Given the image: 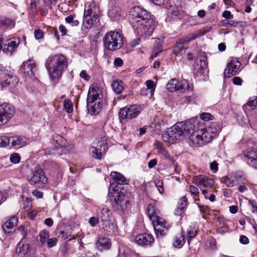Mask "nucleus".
I'll use <instances>...</instances> for the list:
<instances>
[{"mask_svg": "<svg viewBox=\"0 0 257 257\" xmlns=\"http://www.w3.org/2000/svg\"><path fill=\"white\" fill-rule=\"evenodd\" d=\"M197 75H202L205 73L206 68L204 66H202L201 64L199 65H197Z\"/></svg>", "mask_w": 257, "mask_h": 257, "instance_id": "52", "label": "nucleus"}, {"mask_svg": "<svg viewBox=\"0 0 257 257\" xmlns=\"http://www.w3.org/2000/svg\"><path fill=\"white\" fill-rule=\"evenodd\" d=\"M36 70V63L33 59H29L26 62H24L20 68L21 73H23L26 76L30 78L35 75Z\"/></svg>", "mask_w": 257, "mask_h": 257, "instance_id": "18", "label": "nucleus"}, {"mask_svg": "<svg viewBox=\"0 0 257 257\" xmlns=\"http://www.w3.org/2000/svg\"><path fill=\"white\" fill-rule=\"evenodd\" d=\"M65 22L72 26H76L79 25V21L77 20H74V16L71 15L65 18Z\"/></svg>", "mask_w": 257, "mask_h": 257, "instance_id": "41", "label": "nucleus"}, {"mask_svg": "<svg viewBox=\"0 0 257 257\" xmlns=\"http://www.w3.org/2000/svg\"><path fill=\"white\" fill-rule=\"evenodd\" d=\"M111 86L113 91L116 94H120L124 89V84L120 80H113Z\"/></svg>", "mask_w": 257, "mask_h": 257, "instance_id": "32", "label": "nucleus"}, {"mask_svg": "<svg viewBox=\"0 0 257 257\" xmlns=\"http://www.w3.org/2000/svg\"><path fill=\"white\" fill-rule=\"evenodd\" d=\"M222 16L228 19H230L233 18V15H231L230 11H225L222 14Z\"/></svg>", "mask_w": 257, "mask_h": 257, "instance_id": "64", "label": "nucleus"}, {"mask_svg": "<svg viewBox=\"0 0 257 257\" xmlns=\"http://www.w3.org/2000/svg\"><path fill=\"white\" fill-rule=\"evenodd\" d=\"M107 149V143L105 137H102L97 141L95 146L91 147L89 149L90 154L96 159L101 160L102 155L105 153Z\"/></svg>", "mask_w": 257, "mask_h": 257, "instance_id": "7", "label": "nucleus"}, {"mask_svg": "<svg viewBox=\"0 0 257 257\" xmlns=\"http://www.w3.org/2000/svg\"><path fill=\"white\" fill-rule=\"evenodd\" d=\"M23 204L24 208L26 211H29L30 210L32 207V203L29 199L26 198L24 201Z\"/></svg>", "mask_w": 257, "mask_h": 257, "instance_id": "49", "label": "nucleus"}, {"mask_svg": "<svg viewBox=\"0 0 257 257\" xmlns=\"http://www.w3.org/2000/svg\"><path fill=\"white\" fill-rule=\"evenodd\" d=\"M197 231L194 228L190 227L188 229L187 235V242L189 245L190 244L191 239L195 237V236L197 235Z\"/></svg>", "mask_w": 257, "mask_h": 257, "instance_id": "39", "label": "nucleus"}, {"mask_svg": "<svg viewBox=\"0 0 257 257\" xmlns=\"http://www.w3.org/2000/svg\"><path fill=\"white\" fill-rule=\"evenodd\" d=\"M32 194L35 196L37 198L39 199L43 197V193L42 192L34 190L32 192Z\"/></svg>", "mask_w": 257, "mask_h": 257, "instance_id": "61", "label": "nucleus"}, {"mask_svg": "<svg viewBox=\"0 0 257 257\" xmlns=\"http://www.w3.org/2000/svg\"><path fill=\"white\" fill-rule=\"evenodd\" d=\"M141 107L137 105H127L121 108L118 112L119 118L122 120H131L136 118L140 113Z\"/></svg>", "mask_w": 257, "mask_h": 257, "instance_id": "8", "label": "nucleus"}, {"mask_svg": "<svg viewBox=\"0 0 257 257\" xmlns=\"http://www.w3.org/2000/svg\"><path fill=\"white\" fill-rule=\"evenodd\" d=\"M198 207L199 208L200 211L201 213L209 214L210 209L207 206L201 205L198 204Z\"/></svg>", "mask_w": 257, "mask_h": 257, "instance_id": "51", "label": "nucleus"}, {"mask_svg": "<svg viewBox=\"0 0 257 257\" xmlns=\"http://www.w3.org/2000/svg\"><path fill=\"white\" fill-rule=\"evenodd\" d=\"M187 199L186 196H183L181 197L178 203L177 208L175 211V214L179 216L183 214L185 210V208L187 206Z\"/></svg>", "mask_w": 257, "mask_h": 257, "instance_id": "31", "label": "nucleus"}, {"mask_svg": "<svg viewBox=\"0 0 257 257\" xmlns=\"http://www.w3.org/2000/svg\"><path fill=\"white\" fill-rule=\"evenodd\" d=\"M218 163L215 161H213L210 163V168L212 172L216 173L218 171Z\"/></svg>", "mask_w": 257, "mask_h": 257, "instance_id": "57", "label": "nucleus"}, {"mask_svg": "<svg viewBox=\"0 0 257 257\" xmlns=\"http://www.w3.org/2000/svg\"><path fill=\"white\" fill-rule=\"evenodd\" d=\"M156 186L157 187L159 192L162 194L164 192V189L163 187V181H158L157 183H156Z\"/></svg>", "mask_w": 257, "mask_h": 257, "instance_id": "59", "label": "nucleus"}, {"mask_svg": "<svg viewBox=\"0 0 257 257\" xmlns=\"http://www.w3.org/2000/svg\"><path fill=\"white\" fill-rule=\"evenodd\" d=\"M14 113L15 109L11 104L4 103L0 105V126L8 123Z\"/></svg>", "mask_w": 257, "mask_h": 257, "instance_id": "11", "label": "nucleus"}, {"mask_svg": "<svg viewBox=\"0 0 257 257\" xmlns=\"http://www.w3.org/2000/svg\"><path fill=\"white\" fill-rule=\"evenodd\" d=\"M241 66V63L236 59H232L227 64L224 70V75L225 77L229 78L237 74Z\"/></svg>", "mask_w": 257, "mask_h": 257, "instance_id": "16", "label": "nucleus"}, {"mask_svg": "<svg viewBox=\"0 0 257 257\" xmlns=\"http://www.w3.org/2000/svg\"><path fill=\"white\" fill-rule=\"evenodd\" d=\"M1 24L5 26H10L13 27L15 25V23L13 21L8 18H3L1 20Z\"/></svg>", "mask_w": 257, "mask_h": 257, "instance_id": "46", "label": "nucleus"}, {"mask_svg": "<svg viewBox=\"0 0 257 257\" xmlns=\"http://www.w3.org/2000/svg\"><path fill=\"white\" fill-rule=\"evenodd\" d=\"M80 76L86 81H88L90 77L87 74L85 70H82L80 73Z\"/></svg>", "mask_w": 257, "mask_h": 257, "instance_id": "60", "label": "nucleus"}, {"mask_svg": "<svg viewBox=\"0 0 257 257\" xmlns=\"http://www.w3.org/2000/svg\"><path fill=\"white\" fill-rule=\"evenodd\" d=\"M102 97L101 88L97 84H92L90 87L88 92L87 101L101 100Z\"/></svg>", "mask_w": 257, "mask_h": 257, "instance_id": "21", "label": "nucleus"}, {"mask_svg": "<svg viewBox=\"0 0 257 257\" xmlns=\"http://www.w3.org/2000/svg\"><path fill=\"white\" fill-rule=\"evenodd\" d=\"M29 182L31 185L41 186L47 183V179L43 171L39 169L33 172V176L29 179Z\"/></svg>", "mask_w": 257, "mask_h": 257, "instance_id": "19", "label": "nucleus"}, {"mask_svg": "<svg viewBox=\"0 0 257 257\" xmlns=\"http://www.w3.org/2000/svg\"><path fill=\"white\" fill-rule=\"evenodd\" d=\"M20 41L19 37H13L3 40V51L7 54L11 55L18 47Z\"/></svg>", "mask_w": 257, "mask_h": 257, "instance_id": "13", "label": "nucleus"}, {"mask_svg": "<svg viewBox=\"0 0 257 257\" xmlns=\"http://www.w3.org/2000/svg\"><path fill=\"white\" fill-rule=\"evenodd\" d=\"M193 182L200 189L204 188H211L214 184V180L204 175L195 176L193 178Z\"/></svg>", "mask_w": 257, "mask_h": 257, "instance_id": "14", "label": "nucleus"}, {"mask_svg": "<svg viewBox=\"0 0 257 257\" xmlns=\"http://www.w3.org/2000/svg\"><path fill=\"white\" fill-rule=\"evenodd\" d=\"M113 64L116 67H120L122 65V60L120 58H116L114 59Z\"/></svg>", "mask_w": 257, "mask_h": 257, "instance_id": "63", "label": "nucleus"}, {"mask_svg": "<svg viewBox=\"0 0 257 257\" xmlns=\"http://www.w3.org/2000/svg\"><path fill=\"white\" fill-rule=\"evenodd\" d=\"M242 159L247 165L257 169V150L244 151Z\"/></svg>", "mask_w": 257, "mask_h": 257, "instance_id": "20", "label": "nucleus"}, {"mask_svg": "<svg viewBox=\"0 0 257 257\" xmlns=\"http://www.w3.org/2000/svg\"><path fill=\"white\" fill-rule=\"evenodd\" d=\"M64 106L66 111L70 113L73 110V104L71 100L66 99L64 101Z\"/></svg>", "mask_w": 257, "mask_h": 257, "instance_id": "45", "label": "nucleus"}, {"mask_svg": "<svg viewBox=\"0 0 257 257\" xmlns=\"http://www.w3.org/2000/svg\"><path fill=\"white\" fill-rule=\"evenodd\" d=\"M199 131H201V137L204 145L206 143L210 142L216 136L220 131V128L218 125L213 123L204 130H200Z\"/></svg>", "mask_w": 257, "mask_h": 257, "instance_id": "10", "label": "nucleus"}, {"mask_svg": "<svg viewBox=\"0 0 257 257\" xmlns=\"http://www.w3.org/2000/svg\"><path fill=\"white\" fill-rule=\"evenodd\" d=\"M239 241L241 244H246L249 242L248 238L244 235H241L239 238Z\"/></svg>", "mask_w": 257, "mask_h": 257, "instance_id": "62", "label": "nucleus"}, {"mask_svg": "<svg viewBox=\"0 0 257 257\" xmlns=\"http://www.w3.org/2000/svg\"><path fill=\"white\" fill-rule=\"evenodd\" d=\"M29 249V247L28 244H24L20 242L18 244L16 250L20 256L23 257L28 253Z\"/></svg>", "mask_w": 257, "mask_h": 257, "instance_id": "36", "label": "nucleus"}, {"mask_svg": "<svg viewBox=\"0 0 257 257\" xmlns=\"http://www.w3.org/2000/svg\"><path fill=\"white\" fill-rule=\"evenodd\" d=\"M28 142L27 138L24 136H16L10 137L11 147L18 149L26 146Z\"/></svg>", "mask_w": 257, "mask_h": 257, "instance_id": "23", "label": "nucleus"}, {"mask_svg": "<svg viewBox=\"0 0 257 257\" xmlns=\"http://www.w3.org/2000/svg\"><path fill=\"white\" fill-rule=\"evenodd\" d=\"M10 145V137L6 136L0 137V147H5Z\"/></svg>", "mask_w": 257, "mask_h": 257, "instance_id": "44", "label": "nucleus"}, {"mask_svg": "<svg viewBox=\"0 0 257 257\" xmlns=\"http://www.w3.org/2000/svg\"><path fill=\"white\" fill-rule=\"evenodd\" d=\"M109 211L108 208L103 206L101 208L100 211L97 213V217L99 218L102 222H103L102 224L103 229L107 232L111 231L112 228H110V227L113 226L108 220Z\"/></svg>", "mask_w": 257, "mask_h": 257, "instance_id": "15", "label": "nucleus"}, {"mask_svg": "<svg viewBox=\"0 0 257 257\" xmlns=\"http://www.w3.org/2000/svg\"><path fill=\"white\" fill-rule=\"evenodd\" d=\"M35 37L36 39H40L43 37V33L42 30H36L34 32Z\"/></svg>", "mask_w": 257, "mask_h": 257, "instance_id": "58", "label": "nucleus"}, {"mask_svg": "<svg viewBox=\"0 0 257 257\" xmlns=\"http://www.w3.org/2000/svg\"><path fill=\"white\" fill-rule=\"evenodd\" d=\"M39 236H40V240L42 243V245H43L46 242V239L49 237V232L43 230L39 233Z\"/></svg>", "mask_w": 257, "mask_h": 257, "instance_id": "42", "label": "nucleus"}, {"mask_svg": "<svg viewBox=\"0 0 257 257\" xmlns=\"http://www.w3.org/2000/svg\"><path fill=\"white\" fill-rule=\"evenodd\" d=\"M16 83H17V81L16 76L9 74H6L4 78L3 81L1 82V86L2 88H13L15 86Z\"/></svg>", "mask_w": 257, "mask_h": 257, "instance_id": "27", "label": "nucleus"}, {"mask_svg": "<svg viewBox=\"0 0 257 257\" xmlns=\"http://www.w3.org/2000/svg\"><path fill=\"white\" fill-rule=\"evenodd\" d=\"M212 117V116L209 113L203 112L200 114V118L205 121L211 119Z\"/></svg>", "mask_w": 257, "mask_h": 257, "instance_id": "53", "label": "nucleus"}, {"mask_svg": "<svg viewBox=\"0 0 257 257\" xmlns=\"http://www.w3.org/2000/svg\"><path fill=\"white\" fill-rule=\"evenodd\" d=\"M97 245L99 250H107L110 248L111 243L108 238L103 237L99 238L97 242Z\"/></svg>", "mask_w": 257, "mask_h": 257, "instance_id": "34", "label": "nucleus"}, {"mask_svg": "<svg viewBox=\"0 0 257 257\" xmlns=\"http://www.w3.org/2000/svg\"><path fill=\"white\" fill-rule=\"evenodd\" d=\"M45 66L51 79L58 80L67 68V59L62 54L49 56L46 61Z\"/></svg>", "mask_w": 257, "mask_h": 257, "instance_id": "2", "label": "nucleus"}, {"mask_svg": "<svg viewBox=\"0 0 257 257\" xmlns=\"http://www.w3.org/2000/svg\"><path fill=\"white\" fill-rule=\"evenodd\" d=\"M146 84L147 86V88L149 89H150L151 95H152L154 92L155 87L154 81L151 80H148L146 82Z\"/></svg>", "mask_w": 257, "mask_h": 257, "instance_id": "48", "label": "nucleus"}, {"mask_svg": "<svg viewBox=\"0 0 257 257\" xmlns=\"http://www.w3.org/2000/svg\"><path fill=\"white\" fill-rule=\"evenodd\" d=\"M147 214L153 223L157 236H164L169 227V224L163 218L157 215L155 206L153 205L150 204L148 205Z\"/></svg>", "mask_w": 257, "mask_h": 257, "instance_id": "3", "label": "nucleus"}, {"mask_svg": "<svg viewBox=\"0 0 257 257\" xmlns=\"http://www.w3.org/2000/svg\"><path fill=\"white\" fill-rule=\"evenodd\" d=\"M210 30V27H206L201 29H200L199 31L196 32L193 34L189 35L188 36L189 37V38L188 39V41H192L198 37L202 36L205 34L206 33L209 32Z\"/></svg>", "mask_w": 257, "mask_h": 257, "instance_id": "35", "label": "nucleus"}, {"mask_svg": "<svg viewBox=\"0 0 257 257\" xmlns=\"http://www.w3.org/2000/svg\"><path fill=\"white\" fill-rule=\"evenodd\" d=\"M184 12L181 8L170 7L168 11V18L173 20L181 19L184 16Z\"/></svg>", "mask_w": 257, "mask_h": 257, "instance_id": "25", "label": "nucleus"}, {"mask_svg": "<svg viewBox=\"0 0 257 257\" xmlns=\"http://www.w3.org/2000/svg\"><path fill=\"white\" fill-rule=\"evenodd\" d=\"M113 180L118 184H126L128 183L127 180L122 174L117 172H112L110 174Z\"/></svg>", "mask_w": 257, "mask_h": 257, "instance_id": "30", "label": "nucleus"}, {"mask_svg": "<svg viewBox=\"0 0 257 257\" xmlns=\"http://www.w3.org/2000/svg\"><path fill=\"white\" fill-rule=\"evenodd\" d=\"M155 146L157 150L158 153L163 155L165 158L169 159L170 155L168 152L163 148L162 145L159 142H156Z\"/></svg>", "mask_w": 257, "mask_h": 257, "instance_id": "38", "label": "nucleus"}, {"mask_svg": "<svg viewBox=\"0 0 257 257\" xmlns=\"http://www.w3.org/2000/svg\"><path fill=\"white\" fill-rule=\"evenodd\" d=\"M21 160V157L19 154L13 153L10 156L11 161L15 164L18 163Z\"/></svg>", "mask_w": 257, "mask_h": 257, "instance_id": "47", "label": "nucleus"}, {"mask_svg": "<svg viewBox=\"0 0 257 257\" xmlns=\"http://www.w3.org/2000/svg\"><path fill=\"white\" fill-rule=\"evenodd\" d=\"M222 182L228 187H232L235 185L236 181L232 177L226 176L223 179Z\"/></svg>", "mask_w": 257, "mask_h": 257, "instance_id": "40", "label": "nucleus"}, {"mask_svg": "<svg viewBox=\"0 0 257 257\" xmlns=\"http://www.w3.org/2000/svg\"><path fill=\"white\" fill-rule=\"evenodd\" d=\"M54 140L56 141V144L58 145V146L57 147L58 148L59 147L61 148L65 145L66 141L59 135H56L54 137Z\"/></svg>", "mask_w": 257, "mask_h": 257, "instance_id": "43", "label": "nucleus"}, {"mask_svg": "<svg viewBox=\"0 0 257 257\" xmlns=\"http://www.w3.org/2000/svg\"><path fill=\"white\" fill-rule=\"evenodd\" d=\"M129 13L130 21L132 25L135 21L145 22L146 21L148 20L153 19L145 9L139 6H136L131 8Z\"/></svg>", "mask_w": 257, "mask_h": 257, "instance_id": "6", "label": "nucleus"}, {"mask_svg": "<svg viewBox=\"0 0 257 257\" xmlns=\"http://www.w3.org/2000/svg\"><path fill=\"white\" fill-rule=\"evenodd\" d=\"M194 128L193 120L177 122L162 134V139L164 142L170 143H173L175 140L182 141L192 132Z\"/></svg>", "mask_w": 257, "mask_h": 257, "instance_id": "1", "label": "nucleus"}, {"mask_svg": "<svg viewBox=\"0 0 257 257\" xmlns=\"http://www.w3.org/2000/svg\"><path fill=\"white\" fill-rule=\"evenodd\" d=\"M108 195L112 202H113L116 205L122 207L128 201V197L122 192H118L117 190L113 189L110 191Z\"/></svg>", "mask_w": 257, "mask_h": 257, "instance_id": "17", "label": "nucleus"}, {"mask_svg": "<svg viewBox=\"0 0 257 257\" xmlns=\"http://www.w3.org/2000/svg\"><path fill=\"white\" fill-rule=\"evenodd\" d=\"M185 234L181 232L175 236L173 245L175 247L181 248L185 242Z\"/></svg>", "mask_w": 257, "mask_h": 257, "instance_id": "33", "label": "nucleus"}, {"mask_svg": "<svg viewBox=\"0 0 257 257\" xmlns=\"http://www.w3.org/2000/svg\"><path fill=\"white\" fill-rule=\"evenodd\" d=\"M18 219L15 216L11 217L3 225V229L6 232L10 233L17 225Z\"/></svg>", "mask_w": 257, "mask_h": 257, "instance_id": "29", "label": "nucleus"}, {"mask_svg": "<svg viewBox=\"0 0 257 257\" xmlns=\"http://www.w3.org/2000/svg\"><path fill=\"white\" fill-rule=\"evenodd\" d=\"M193 123H194V128L192 132L187 135V138H189V144L191 147H197L203 145V142L201 139V131L196 130V125L197 122L195 120H193Z\"/></svg>", "mask_w": 257, "mask_h": 257, "instance_id": "12", "label": "nucleus"}, {"mask_svg": "<svg viewBox=\"0 0 257 257\" xmlns=\"http://www.w3.org/2000/svg\"><path fill=\"white\" fill-rule=\"evenodd\" d=\"M154 241L152 234L148 233H142L137 235L135 238V241L140 245L147 246L151 245Z\"/></svg>", "mask_w": 257, "mask_h": 257, "instance_id": "24", "label": "nucleus"}, {"mask_svg": "<svg viewBox=\"0 0 257 257\" xmlns=\"http://www.w3.org/2000/svg\"><path fill=\"white\" fill-rule=\"evenodd\" d=\"M134 31L139 35L144 38L150 36L154 30L155 21L154 19H150L145 22L135 21L132 25Z\"/></svg>", "mask_w": 257, "mask_h": 257, "instance_id": "5", "label": "nucleus"}, {"mask_svg": "<svg viewBox=\"0 0 257 257\" xmlns=\"http://www.w3.org/2000/svg\"><path fill=\"white\" fill-rule=\"evenodd\" d=\"M257 105V97H252L249 98L246 104H244L243 106V109L246 110L247 107H250V110H253Z\"/></svg>", "mask_w": 257, "mask_h": 257, "instance_id": "37", "label": "nucleus"}, {"mask_svg": "<svg viewBox=\"0 0 257 257\" xmlns=\"http://www.w3.org/2000/svg\"><path fill=\"white\" fill-rule=\"evenodd\" d=\"M99 218L95 217H91L89 220V223L91 226L94 227L99 223Z\"/></svg>", "mask_w": 257, "mask_h": 257, "instance_id": "54", "label": "nucleus"}, {"mask_svg": "<svg viewBox=\"0 0 257 257\" xmlns=\"http://www.w3.org/2000/svg\"><path fill=\"white\" fill-rule=\"evenodd\" d=\"M248 203L252 207V212L253 213H257V204L255 201L253 200H250Z\"/></svg>", "mask_w": 257, "mask_h": 257, "instance_id": "56", "label": "nucleus"}, {"mask_svg": "<svg viewBox=\"0 0 257 257\" xmlns=\"http://www.w3.org/2000/svg\"><path fill=\"white\" fill-rule=\"evenodd\" d=\"M166 88L171 92L179 91L183 92L186 89L188 91H191L192 89L189 86V82L187 80L183 79L179 81L177 79H172L170 80L166 85Z\"/></svg>", "mask_w": 257, "mask_h": 257, "instance_id": "9", "label": "nucleus"}, {"mask_svg": "<svg viewBox=\"0 0 257 257\" xmlns=\"http://www.w3.org/2000/svg\"><path fill=\"white\" fill-rule=\"evenodd\" d=\"M104 47L109 51H115L123 46L122 35L116 31H110L105 34L103 38Z\"/></svg>", "mask_w": 257, "mask_h": 257, "instance_id": "4", "label": "nucleus"}, {"mask_svg": "<svg viewBox=\"0 0 257 257\" xmlns=\"http://www.w3.org/2000/svg\"><path fill=\"white\" fill-rule=\"evenodd\" d=\"M190 192L194 196H198L199 191L198 189L195 186L190 185L189 186Z\"/></svg>", "mask_w": 257, "mask_h": 257, "instance_id": "55", "label": "nucleus"}, {"mask_svg": "<svg viewBox=\"0 0 257 257\" xmlns=\"http://www.w3.org/2000/svg\"><path fill=\"white\" fill-rule=\"evenodd\" d=\"M58 242V239L56 237L49 239L47 241V244L49 247H53L55 246Z\"/></svg>", "mask_w": 257, "mask_h": 257, "instance_id": "50", "label": "nucleus"}, {"mask_svg": "<svg viewBox=\"0 0 257 257\" xmlns=\"http://www.w3.org/2000/svg\"><path fill=\"white\" fill-rule=\"evenodd\" d=\"M189 38V37H187L185 39L180 40L178 43H176L173 50L174 54L176 56H181L185 53L186 47H185L184 44L190 41H188Z\"/></svg>", "mask_w": 257, "mask_h": 257, "instance_id": "26", "label": "nucleus"}, {"mask_svg": "<svg viewBox=\"0 0 257 257\" xmlns=\"http://www.w3.org/2000/svg\"><path fill=\"white\" fill-rule=\"evenodd\" d=\"M98 21V18L97 15L92 16L91 10L88 9L84 10V18H83V26L86 29H90L94 25V23Z\"/></svg>", "mask_w": 257, "mask_h": 257, "instance_id": "22", "label": "nucleus"}, {"mask_svg": "<svg viewBox=\"0 0 257 257\" xmlns=\"http://www.w3.org/2000/svg\"><path fill=\"white\" fill-rule=\"evenodd\" d=\"M101 100L87 101V107L88 112L91 115L97 114L101 108Z\"/></svg>", "mask_w": 257, "mask_h": 257, "instance_id": "28", "label": "nucleus"}]
</instances>
